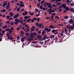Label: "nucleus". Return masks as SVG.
Returning a JSON list of instances; mask_svg holds the SVG:
<instances>
[{
	"label": "nucleus",
	"instance_id": "f257e3e1",
	"mask_svg": "<svg viewBox=\"0 0 74 74\" xmlns=\"http://www.w3.org/2000/svg\"><path fill=\"white\" fill-rule=\"evenodd\" d=\"M51 32L52 33H54L53 34L54 35H57V34H58V29H53L51 31Z\"/></svg>",
	"mask_w": 74,
	"mask_h": 74
},
{
	"label": "nucleus",
	"instance_id": "f03ea898",
	"mask_svg": "<svg viewBox=\"0 0 74 74\" xmlns=\"http://www.w3.org/2000/svg\"><path fill=\"white\" fill-rule=\"evenodd\" d=\"M29 37L31 38H35L33 33L31 32V34H29Z\"/></svg>",
	"mask_w": 74,
	"mask_h": 74
},
{
	"label": "nucleus",
	"instance_id": "7ed1b4c3",
	"mask_svg": "<svg viewBox=\"0 0 74 74\" xmlns=\"http://www.w3.org/2000/svg\"><path fill=\"white\" fill-rule=\"evenodd\" d=\"M7 38H8V39H9V40H12L14 39V38H12V36L11 35H9L8 36Z\"/></svg>",
	"mask_w": 74,
	"mask_h": 74
},
{
	"label": "nucleus",
	"instance_id": "20e7f679",
	"mask_svg": "<svg viewBox=\"0 0 74 74\" xmlns=\"http://www.w3.org/2000/svg\"><path fill=\"white\" fill-rule=\"evenodd\" d=\"M51 3L45 2L44 3V5L45 6V7H47V5H51Z\"/></svg>",
	"mask_w": 74,
	"mask_h": 74
},
{
	"label": "nucleus",
	"instance_id": "39448f33",
	"mask_svg": "<svg viewBox=\"0 0 74 74\" xmlns=\"http://www.w3.org/2000/svg\"><path fill=\"white\" fill-rule=\"evenodd\" d=\"M68 22H69V23L72 24V23H73L74 22V21H73V19H70V20Z\"/></svg>",
	"mask_w": 74,
	"mask_h": 74
},
{
	"label": "nucleus",
	"instance_id": "423d86ee",
	"mask_svg": "<svg viewBox=\"0 0 74 74\" xmlns=\"http://www.w3.org/2000/svg\"><path fill=\"white\" fill-rule=\"evenodd\" d=\"M19 14L17 13V14H15V16H14V19H15V18H17Z\"/></svg>",
	"mask_w": 74,
	"mask_h": 74
},
{
	"label": "nucleus",
	"instance_id": "0eeeda50",
	"mask_svg": "<svg viewBox=\"0 0 74 74\" xmlns=\"http://www.w3.org/2000/svg\"><path fill=\"white\" fill-rule=\"evenodd\" d=\"M25 31H26L25 32L26 33H27V32H29L30 31V29L28 28V29L27 28H26L24 30Z\"/></svg>",
	"mask_w": 74,
	"mask_h": 74
},
{
	"label": "nucleus",
	"instance_id": "6e6552de",
	"mask_svg": "<svg viewBox=\"0 0 74 74\" xmlns=\"http://www.w3.org/2000/svg\"><path fill=\"white\" fill-rule=\"evenodd\" d=\"M62 7H64V9L66 8V5L65 4H63L62 5Z\"/></svg>",
	"mask_w": 74,
	"mask_h": 74
},
{
	"label": "nucleus",
	"instance_id": "1a4fd4ad",
	"mask_svg": "<svg viewBox=\"0 0 74 74\" xmlns=\"http://www.w3.org/2000/svg\"><path fill=\"white\" fill-rule=\"evenodd\" d=\"M42 23H40L38 26L39 28H40V29H41V27L42 26Z\"/></svg>",
	"mask_w": 74,
	"mask_h": 74
},
{
	"label": "nucleus",
	"instance_id": "9d476101",
	"mask_svg": "<svg viewBox=\"0 0 74 74\" xmlns=\"http://www.w3.org/2000/svg\"><path fill=\"white\" fill-rule=\"evenodd\" d=\"M25 38H26V37L25 36V37H23V38H21V41H22V42H24V40H25Z\"/></svg>",
	"mask_w": 74,
	"mask_h": 74
},
{
	"label": "nucleus",
	"instance_id": "9b49d317",
	"mask_svg": "<svg viewBox=\"0 0 74 74\" xmlns=\"http://www.w3.org/2000/svg\"><path fill=\"white\" fill-rule=\"evenodd\" d=\"M48 28L50 29H53V28H54V27L53 25H51Z\"/></svg>",
	"mask_w": 74,
	"mask_h": 74
},
{
	"label": "nucleus",
	"instance_id": "f8f14e48",
	"mask_svg": "<svg viewBox=\"0 0 74 74\" xmlns=\"http://www.w3.org/2000/svg\"><path fill=\"white\" fill-rule=\"evenodd\" d=\"M37 37L38 38L39 40H41L42 38V37L40 36V35H38L37 36Z\"/></svg>",
	"mask_w": 74,
	"mask_h": 74
},
{
	"label": "nucleus",
	"instance_id": "ddd939ff",
	"mask_svg": "<svg viewBox=\"0 0 74 74\" xmlns=\"http://www.w3.org/2000/svg\"><path fill=\"white\" fill-rule=\"evenodd\" d=\"M28 24H25V27H26V28H27V29H29V28H30V27H29V26H28Z\"/></svg>",
	"mask_w": 74,
	"mask_h": 74
},
{
	"label": "nucleus",
	"instance_id": "4468645a",
	"mask_svg": "<svg viewBox=\"0 0 74 74\" xmlns=\"http://www.w3.org/2000/svg\"><path fill=\"white\" fill-rule=\"evenodd\" d=\"M55 40V42H58V38H57V37H56L54 39Z\"/></svg>",
	"mask_w": 74,
	"mask_h": 74
},
{
	"label": "nucleus",
	"instance_id": "2eb2a0df",
	"mask_svg": "<svg viewBox=\"0 0 74 74\" xmlns=\"http://www.w3.org/2000/svg\"><path fill=\"white\" fill-rule=\"evenodd\" d=\"M45 33V30H43L42 32V36H44Z\"/></svg>",
	"mask_w": 74,
	"mask_h": 74
},
{
	"label": "nucleus",
	"instance_id": "dca6fc26",
	"mask_svg": "<svg viewBox=\"0 0 74 74\" xmlns=\"http://www.w3.org/2000/svg\"><path fill=\"white\" fill-rule=\"evenodd\" d=\"M10 7L8 5H7L5 7V8H6V9H7V10H8V9L10 8Z\"/></svg>",
	"mask_w": 74,
	"mask_h": 74
},
{
	"label": "nucleus",
	"instance_id": "f3484780",
	"mask_svg": "<svg viewBox=\"0 0 74 74\" xmlns=\"http://www.w3.org/2000/svg\"><path fill=\"white\" fill-rule=\"evenodd\" d=\"M45 36H44L43 38V40H45V39H47V35H45Z\"/></svg>",
	"mask_w": 74,
	"mask_h": 74
},
{
	"label": "nucleus",
	"instance_id": "a211bd4d",
	"mask_svg": "<svg viewBox=\"0 0 74 74\" xmlns=\"http://www.w3.org/2000/svg\"><path fill=\"white\" fill-rule=\"evenodd\" d=\"M65 10H66V11H69L70 9H69V8L68 7H66L65 8Z\"/></svg>",
	"mask_w": 74,
	"mask_h": 74
},
{
	"label": "nucleus",
	"instance_id": "6ab92c4d",
	"mask_svg": "<svg viewBox=\"0 0 74 74\" xmlns=\"http://www.w3.org/2000/svg\"><path fill=\"white\" fill-rule=\"evenodd\" d=\"M31 12H29V14L30 15H31V16H33V15H34V13L32 12V13H31Z\"/></svg>",
	"mask_w": 74,
	"mask_h": 74
},
{
	"label": "nucleus",
	"instance_id": "aec40b11",
	"mask_svg": "<svg viewBox=\"0 0 74 74\" xmlns=\"http://www.w3.org/2000/svg\"><path fill=\"white\" fill-rule=\"evenodd\" d=\"M19 5L21 7H24L25 6V5L24 4H22L21 3Z\"/></svg>",
	"mask_w": 74,
	"mask_h": 74
},
{
	"label": "nucleus",
	"instance_id": "412c9836",
	"mask_svg": "<svg viewBox=\"0 0 74 74\" xmlns=\"http://www.w3.org/2000/svg\"><path fill=\"white\" fill-rule=\"evenodd\" d=\"M19 22L18 21H15V22H14V24H15V25H18V23H19Z\"/></svg>",
	"mask_w": 74,
	"mask_h": 74
},
{
	"label": "nucleus",
	"instance_id": "4be33fe9",
	"mask_svg": "<svg viewBox=\"0 0 74 74\" xmlns=\"http://www.w3.org/2000/svg\"><path fill=\"white\" fill-rule=\"evenodd\" d=\"M70 29L72 30H73L74 29V28L73 26V25H71V27H70Z\"/></svg>",
	"mask_w": 74,
	"mask_h": 74
},
{
	"label": "nucleus",
	"instance_id": "5701e85b",
	"mask_svg": "<svg viewBox=\"0 0 74 74\" xmlns=\"http://www.w3.org/2000/svg\"><path fill=\"white\" fill-rule=\"evenodd\" d=\"M5 28H7V25H5L3 26V27L2 29H5Z\"/></svg>",
	"mask_w": 74,
	"mask_h": 74
},
{
	"label": "nucleus",
	"instance_id": "b1692460",
	"mask_svg": "<svg viewBox=\"0 0 74 74\" xmlns=\"http://www.w3.org/2000/svg\"><path fill=\"white\" fill-rule=\"evenodd\" d=\"M5 30H6V31H7L8 32L9 30H10V28H7L5 29Z\"/></svg>",
	"mask_w": 74,
	"mask_h": 74
},
{
	"label": "nucleus",
	"instance_id": "393cba45",
	"mask_svg": "<svg viewBox=\"0 0 74 74\" xmlns=\"http://www.w3.org/2000/svg\"><path fill=\"white\" fill-rule=\"evenodd\" d=\"M7 5V3H5L4 4L3 3V7H5V5Z\"/></svg>",
	"mask_w": 74,
	"mask_h": 74
},
{
	"label": "nucleus",
	"instance_id": "a878e982",
	"mask_svg": "<svg viewBox=\"0 0 74 74\" xmlns=\"http://www.w3.org/2000/svg\"><path fill=\"white\" fill-rule=\"evenodd\" d=\"M27 40L29 42H30V41H31V38H28L27 39Z\"/></svg>",
	"mask_w": 74,
	"mask_h": 74
},
{
	"label": "nucleus",
	"instance_id": "bb28decb",
	"mask_svg": "<svg viewBox=\"0 0 74 74\" xmlns=\"http://www.w3.org/2000/svg\"><path fill=\"white\" fill-rule=\"evenodd\" d=\"M34 36H37V34L36 32H34L33 33Z\"/></svg>",
	"mask_w": 74,
	"mask_h": 74
},
{
	"label": "nucleus",
	"instance_id": "cd10ccee",
	"mask_svg": "<svg viewBox=\"0 0 74 74\" xmlns=\"http://www.w3.org/2000/svg\"><path fill=\"white\" fill-rule=\"evenodd\" d=\"M70 5H71V6L72 7H73V6H74V3H71L70 4Z\"/></svg>",
	"mask_w": 74,
	"mask_h": 74
},
{
	"label": "nucleus",
	"instance_id": "c85d7f7f",
	"mask_svg": "<svg viewBox=\"0 0 74 74\" xmlns=\"http://www.w3.org/2000/svg\"><path fill=\"white\" fill-rule=\"evenodd\" d=\"M55 18H58V20L59 19H60V18H59V16H56L55 17Z\"/></svg>",
	"mask_w": 74,
	"mask_h": 74
},
{
	"label": "nucleus",
	"instance_id": "c756f323",
	"mask_svg": "<svg viewBox=\"0 0 74 74\" xmlns=\"http://www.w3.org/2000/svg\"><path fill=\"white\" fill-rule=\"evenodd\" d=\"M55 37V35H52L50 36V38H54Z\"/></svg>",
	"mask_w": 74,
	"mask_h": 74
},
{
	"label": "nucleus",
	"instance_id": "7c9ffc66",
	"mask_svg": "<svg viewBox=\"0 0 74 74\" xmlns=\"http://www.w3.org/2000/svg\"><path fill=\"white\" fill-rule=\"evenodd\" d=\"M51 30L52 29L48 28V29H47V32H50V31H51Z\"/></svg>",
	"mask_w": 74,
	"mask_h": 74
},
{
	"label": "nucleus",
	"instance_id": "2f4dec72",
	"mask_svg": "<svg viewBox=\"0 0 74 74\" xmlns=\"http://www.w3.org/2000/svg\"><path fill=\"white\" fill-rule=\"evenodd\" d=\"M62 6H60V7L58 8V10H59V9H62Z\"/></svg>",
	"mask_w": 74,
	"mask_h": 74
},
{
	"label": "nucleus",
	"instance_id": "473e14b6",
	"mask_svg": "<svg viewBox=\"0 0 74 74\" xmlns=\"http://www.w3.org/2000/svg\"><path fill=\"white\" fill-rule=\"evenodd\" d=\"M67 27L68 29H70V25H69L67 26Z\"/></svg>",
	"mask_w": 74,
	"mask_h": 74
},
{
	"label": "nucleus",
	"instance_id": "72a5a7b5",
	"mask_svg": "<svg viewBox=\"0 0 74 74\" xmlns=\"http://www.w3.org/2000/svg\"><path fill=\"white\" fill-rule=\"evenodd\" d=\"M10 15H11V16H13V15H14V14H13L12 12L10 13Z\"/></svg>",
	"mask_w": 74,
	"mask_h": 74
},
{
	"label": "nucleus",
	"instance_id": "f704fd0d",
	"mask_svg": "<svg viewBox=\"0 0 74 74\" xmlns=\"http://www.w3.org/2000/svg\"><path fill=\"white\" fill-rule=\"evenodd\" d=\"M31 20V19H28L27 21V22H30V21Z\"/></svg>",
	"mask_w": 74,
	"mask_h": 74
},
{
	"label": "nucleus",
	"instance_id": "c9c22d12",
	"mask_svg": "<svg viewBox=\"0 0 74 74\" xmlns=\"http://www.w3.org/2000/svg\"><path fill=\"white\" fill-rule=\"evenodd\" d=\"M20 9H21L19 8H17V12H19V11L20 10Z\"/></svg>",
	"mask_w": 74,
	"mask_h": 74
},
{
	"label": "nucleus",
	"instance_id": "e433bc0d",
	"mask_svg": "<svg viewBox=\"0 0 74 74\" xmlns=\"http://www.w3.org/2000/svg\"><path fill=\"white\" fill-rule=\"evenodd\" d=\"M36 25L37 26H38L39 25V23L38 22L36 23Z\"/></svg>",
	"mask_w": 74,
	"mask_h": 74
},
{
	"label": "nucleus",
	"instance_id": "4c0bfd02",
	"mask_svg": "<svg viewBox=\"0 0 74 74\" xmlns=\"http://www.w3.org/2000/svg\"><path fill=\"white\" fill-rule=\"evenodd\" d=\"M48 28H45L44 29V30H46V31H48Z\"/></svg>",
	"mask_w": 74,
	"mask_h": 74
},
{
	"label": "nucleus",
	"instance_id": "58836bf2",
	"mask_svg": "<svg viewBox=\"0 0 74 74\" xmlns=\"http://www.w3.org/2000/svg\"><path fill=\"white\" fill-rule=\"evenodd\" d=\"M45 2V1L44 0H43L41 2V3L42 4H43V3Z\"/></svg>",
	"mask_w": 74,
	"mask_h": 74
},
{
	"label": "nucleus",
	"instance_id": "ea45409f",
	"mask_svg": "<svg viewBox=\"0 0 74 74\" xmlns=\"http://www.w3.org/2000/svg\"><path fill=\"white\" fill-rule=\"evenodd\" d=\"M49 42V39H48V40H45V43H47V42Z\"/></svg>",
	"mask_w": 74,
	"mask_h": 74
},
{
	"label": "nucleus",
	"instance_id": "a19ab883",
	"mask_svg": "<svg viewBox=\"0 0 74 74\" xmlns=\"http://www.w3.org/2000/svg\"><path fill=\"white\" fill-rule=\"evenodd\" d=\"M39 8L41 9V10H42V5H40Z\"/></svg>",
	"mask_w": 74,
	"mask_h": 74
},
{
	"label": "nucleus",
	"instance_id": "79ce46f5",
	"mask_svg": "<svg viewBox=\"0 0 74 74\" xmlns=\"http://www.w3.org/2000/svg\"><path fill=\"white\" fill-rule=\"evenodd\" d=\"M64 19H67V18H69V16H66L64 17Z\"/></svg>",
	"mask_w": 74,
	"mask_h": 74
},
{
	"label": "nucleus",
	"instance_id": "37998d69",
	"mask_svg": "<svg viewBox=\"0 0 74 74\" xmlns=\"http://www.w3.org/2000/svg\"><path fill=\"white\" fill-rule=\"evenodd\" d=\"M28 18L27 16H26L24 17V19H27Z\"/></svg>",
	"mask_w": 74,
	"mask_h": 74
},
{
	"label": "nucleus",
	"instance_id": "c03bdc74",
	"mask_svg": "<svg viewBox=\"0 0 74 74\" xmlns=\"http://www.w3.org/2000/svg\"><path fill=\"white\" fill-rule=\"evenodd\" d=\"M31 31H32V32H33V31H34V30H35V29L34 28H32L31 29Z\"/></svg>",
	"mask_w": 74,
	"mask_h": 74
},
{
	"label": "nucleus",
	"instance_id": "a18cd8bd",
	"mask_svg": "<svg viewBox=\"0 0 74 74\" xmlns=\"http://www.w3.org/2000/svg\"><path fill=\"white\" fill-rule=\"evenodd\" d=\"M40 4H41V3H39L37 5V6H38V7H39L40 6Z\"/></svg>",
	"mask_w": 74,
	"mask_h": 74
},
{
	"label": "nucleus",
	"instance_id": "49530a36",
	"mask_svg": "<svg viewBox=\"0 0 74 74\" xmlns=\"http://www.w3.org/2000/svg\"><path fill=\"white\" fill-rule=\"evenodd\" d=\"M48 8H51L52 7V5H49L48 6Z\"/></svg>",
	"mask_w": 74,
	"mask_h": 74
},
{
	"label": "nucleus",
	"instance_id": "de8ad7c7",
	"mask_svg": "<svg viewBox=\"0 0 74 74\" xmlns=\"http://www.w3.org/2000/svg\"><path fill=\"white\" fill-rule=\"evenodd\" d=\"M14 21H15V22H17V21H18V19L16 18L14 19Z\"/></svg>",
	"mask_w": 74,
	"mask_h": 74
},
{
	"label": "nucleus",
	"instance_id": "09e8293b",
	"mask_svg": "<svg viewBox=\"0 0 74 74\" xmlns=\"http://www.w3.org/2000/svg\"><path fill=\"white\" fill-rule=\"evenodd\" d=\"M17 8H18V7L17 6L13 10L14 11H15L16 10V9H17Z\"/></svg>",
	"mask_w": 74,
	"mask_h": 74
},
{
	"label": "nucleus",
	"instance_id": "8fccbe9b",
	"mask_svg": "<svg viewBox=\"0 0 74 74\" xmlns=\"http://www.w3.org/2000/svg\"><path fill=\"white\" fill-rule=\"evenodd\" d=\"M4 33H5V31L3 30L2 31V33L3 34H4Z\"/></svg>",
	"mask_w": 74,
	"mask_h": 74
},
{
	"label": "nucleus",
	"instance_id": "3c124183",
	"mask_svg": "<svg viewBox=\"0 0 74 74\" xmlns=\"http://www.w3.org/2000/svg\"><path fill=\"white\" fill-rule=\"evenodd\" d=\"M25 35L26 36H29V34L28 33H26L25 34Z\"/></svg>",
	"mask_w": 74,
	"mask_h": 74
},
{
	"label": "nucleus",
	"instance_id": "603ef678",
	"mask_svg": "<svg viewBox=\"0 0 74 74\" xmlns=\"http://www.w3.org/2000/svg\"><path fill=\"white\" fill-rule=\"evenodd\" d=\"M41 31H38V34H41Z\"/></svg>",
	"mask_w": 74,
	"mask_h": 74
},
{
	"label": "nucleus",
	"instance_id": "864d4df0",
	"mask_svg": "<svg viewBox=\"0 0 74 74\" xmlns=\"http://www.w3.org/2000/svg\"><path fill=\"white\" fill-rule=\"evenodd\" d=\"M61 4L60 2H58L57 3V5H60Z\"/></svg>",
	"mask_w": 74,
	"mask_h": 74
},
{
	"label": "nucleus",
	"instance_id": "5fc2aeb1",
	"mask_svg": "<svg viewBox=\"0 0 74 74\" xmlns=\"http://www.w3.org/2000/svg\"><path fill=\"white\" fill-rule=\"evenodd\" d=\"M40 18H38L37 19V20L39 22L40 19Z\"/></svg>",
	"mask_w": 74,
	"mask_h": 74
},
{
	"label": "nucleus",
	"instance_id": "6e6d98bb",
	"mask_svg": "<svg viewBox=\"0 0 74 74\" xmlns=\"http://www.w3.org/2000/svg\"><path fill=\"white\" fill-rule=\"evenodd\" d=\"M20 38V37L19 36H17V40H18Z\"/></svg>",
	"mask_w": 74,
	"mask_h": 74
},
{
	"label": "nucleus",
	"instance_id": "4d7b16f0",
	"mask_svg": "<svg viewBox=\"0 0 74 74\" xmlns=\"http://www.w3.org/2000/svg\"><path fill=\"white\" fill-rule=\"evenodd\" d=\"M64 31L65 32H68V30L67 29H65Z\"/></svg>",
	"mask_w": 74,
	"mask_h": 74
},
{
	"label": "nucleus",
	"instance_id": "13d9d810",
	"mask_svg": "<svg viewBox=\"0 0 74 74\" xmlns=\"http://www.w3.org/2000/svg\"><path fill=\"white\" fill-rule=\"evenodd\" d=\"M6 17L8 19L10 18V16H7Z\"/></svg>",
	"mask_w": 74,
	"mask_h": 74
},
{
	"label": "nucleus",
	"instance_id": "bf43d9fd",
	"mask_svg": "<svg viewBox=\"0 0 74 74\" xmlns=\"http://www.w3.org/2000/svg\"><path fill=\"white\" fill-rule=\"evenodd\" d=\"M25 12L26 15V14H27V12L25 11Z\"/></svg>",
	"mask_w": 74,
	"mask_h": 74
},
{
	"label": "nucleus",
	"instance_id": "052dcab7",
	"mask_svg": "<svg viewBox=\"0 0 74 74\" xmlns=\"http://www.w3.org/2000/svg\"><path fill=\"white\" fill-rule=\"evenodd\" d=\"M19 3H21V4H24V3H23V2L22 1H20Z\"/></svg>",
	"mask_w": 74,
	"mask_h": 74
},
{
	"label": "nucleus",
	"instance_id": "680f3d73",
	"mask_svg": "<svg viewBox=\"0 0 74 74\" xmlns=\"http://www.w3.org/2000/svg\"><path fill=\"white\" fill-rule=\"evenodd\" d=\"M34 20L33 19H32L31 21L32 22V23H33V22H34Z\"/></svg>",
	"mask_w": 74,
	"mask_h": 74
},
{
	"label": "nucleus",
	"instance_id": "e2e57ef3",
	"mask_svg": "<svg viewBox=\"0 0 74 74\" xmlns=\"http://www.w3.org/2000/svg\"><path fill=\"white\" fill-rule=\"evenodd\" d=\"M21 33L22 34H24V32H23V31H21Z\"/></svg>",
	"mask_w": 74,
	"mask_h": 74
},
{
	"label": "nucleus",
	"instance_id": "0e129e2a",
	"mask_svg": "<svg viewBox=\"0 0 74 74\" xmlns=\"http://www.w3.org/2000/svg\"><path fill=\"white\" fill-rule=\"evenodd\" d=\"M14 24V23H12L10 25L11 26H13V25Z\"/></svg>",
	"mask_w": 74,
	"mask_h": 74
},
{
	"label": "nucleus",
	"instance_id": "69168bd1",
	"mask_svg": "<svg viewBox=\"0 0 74 74\" xmlns=\"http://www.w3.org/2000/svg\"><path fill=\"white\" fill-rule=\"evenodd\" d=\"M70 10L72 11V12L73 11V8H71Z\"/></svg>",
	"mask_w": 74,
	"mask_h": 74
},
{
	"label": "nucleus",
	"instance_id": "338daca9",
	"mask_svg": "<svg viewBox=\"0 0 74 74\" xmlns=\"http://www.w3.org/2000/svg\"><path fill=\"white\" fill-rule=\"evenodd\" d=\"M49 14H52V12H49Z\"/></svg>",
	"mask_w": 74,
	"mask_h": 74
},
{
	"label": "nucleus",
	"instance_id": "774afa93",
	"mask_svg": "<svg viewBox=\"0 0 74 74\" xmlns=\"http://www.w3.org/2000/svg\"><path fill=\"white\" fill-rule=\"evenodd\" d=\"M8 5V6H10V2H8V5Z\"/></svg>",
	"mask_w": 74,
	"mask_h": 74
}]
</instances>
